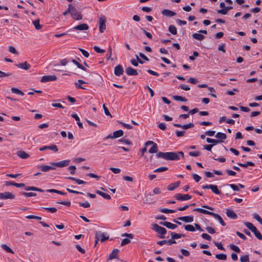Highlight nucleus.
Listing matches in <instances>:
<instances>
[{
  "instance_id": "1",
  "label": "nucleus",
  "mask_w": 262,
  "mask_h": 262,
  "mask_svg": "<svg viewBox=\"0 0 262 262\" xmlns=\"http://www.w3.org/2000/svg\"><path fill=\"white\" fill-rule=\"evenodd\" d=\"M180 155L184 157V152L183 151L178 152H159L157 154L156 156L158 158H163L166 160H180Z\"/></svg>"
},
{
  "instance_id": "2",
  "label": "nucleus",
  "mask_w": 262,
  "mask_h": 262,
  "mask_svg": "<svg viewBox=\"0 0 262 262\" xmlns=\"http://www.w3.org/2000/svg\"><path fill=\"white\" fill-rule=\"evenodd\" d=\"M244 225L250 230L255 235V236L259 240L262 239V235L259 231L257 230L256 228L250 222H244Z\"/></svg>"
},
{
  "instance_id": "3",
  "label": "nucleus",
  "mask_w": 262,
  "mask_h": 262,
  "mask_svg": "<svg viewBox=\"0 0 262 262\" xmlns=\"http://www.w3.org/2000/svg\"><path fill=\"white\" fill-rule=\"evenodd\" d=\"M152 226V229L156 232H158L162 235H165L167 231L165 228L160 226L157 224H153Z\"/></svg>"
},
{
  "instance_id": "4",
  "label": "nucleus",
  "mask_w": 262,
  "mask_h": 262,
  "mask_svg": "<svg viewBox=\"0 0 262 262\" xmlns=\"http://www.w3.org/2000/svg\"><path fill=\"white\" fill-rule=\"evenodd\" d=\"M106 18L104 16H102L99 18V30L100 32L103 33L104 31L105 30L106 26Z\"/></svg>"
},
{
  "instance_id": "5",
  "label": "nucleus",
  "mask_w": 262,
  "mask_h": 262,
  "mask_svg": "<svg viewBox=\"0 0 262 262\" xmlns=\"http://www.w3.org/2000/svg\"><path fill=\"white\" fill-rule=\"evenodd\" d=\"M203 189H210L213 192H214L216 194H220L221 193V191L219 190L218 187L216 185H205L202 186Z\"/></svg>"
},
{
  "instance_id": "6",
  "label": "nucleus",
  "mask_w": 262,
  "mask_h": 262,
  "mask_svg": "<svg viewBox=\"0 0 262 262\" xmlns=\"http://www.w3.org/2000/svg\"><path fill=\"white\" fill-rule=\"evenodd\" d=\"M70 162V160H65L58 162H52L50 164L53 166L54 167L57 166L59 167H63L69 165Z\"/></svg>"
},
{
  "instance_id": "7",
  "label": "nucleus",
  "mask_w": 262,
  "mask_h": 262,
  "mask_svg": "<svg viewBox=\"0 0 262 262\" xmlns=\"http://www.w3.org/2000/svg\"><path fill=\"white\" fill-rule=\"evenodd\" d=\"M71 16L75 20H79L82 19V16L80 13L77 10V9L73 6L72 12L71 14Z\"/></svg>"
},
{
  "instance_id": "8",
  "label": "nucleus",
  "mask_w": 262,
  "mask_h": 262,
  "mask_svg": "<svg viewBox=\"0 0 262 262\" xmlns=\"http://www.w3.org/2000/svg\"><path fill=\"white\" fill-rule=\"evenodd\" d=\"M14 198L15 195L10 192L6 191L0 193L1 200L14 199Z\"/></svg>"
},
{
  "instance_id": "9",
  "label": "nucleus",
  "mask_w": 262,
  "mask_h": 262,
  "mask_svg": "<svg viewBox=\"0 0 262 262\" xmlns=\"http://www.w3.org/2000/svg\"><path fill=\"white\" fill-rule=\"evenodd\" d=\"M95 239H100L101 242H103L107 240L109 238L108 236H106V234L104 233H101L100 231H97L95 233Z\"/></svg>"
},
{
  "instance_id": "10",
  "label": "nucleus",
  "mask_w": 262,
  "mask_h": 262,
  "mask_svg": "<svg viewBox=\"0 0 262 262\" xmlns=\"http://www.w3.org/2000/svg\"><path fill=\"white\" fill-rule=\"evenodd\" d=\"M174 198L179 201H185L191 199V196L188 194H182L181 193H177L175 195Z\"/></svg>"
},
{
  "instance_id": "11",
  "label": "nucleus",
  "mask_w": 262,
  "mask_h": 262,
  "mask_svg": "<svg viewBox=\"0 0 262 262\" xmlns=\"http://www.w3.org/2000/svg\"><path fill=\"white\" fill-rule=\"evenodd\" d=\"M57 79V77L55 75H47L43 76L41 77L40 81L41 82H46L51 81H54Z\"/></svg>"
},
{
  "instance_id": "12",
  "label": "nucleus",
  "mask_w": 262,
  "mask_h": 262,
  "mask_svg": "<svg viewBox=\"0 0 262 262\" xmlns=\"http://www.w3.org/2000/svg\"><path fill=\"white\" fill-rule=\"evenodd\" d=\"M123 72L124 71L123 67L121 64H118L115 67L114 74L115 75L117 76H120L123 74Z\"/></svg>"
},
{
  "instance_id": "13",
  "label": "nucleus",
  "mask_w": 262,
  "mask_h": 262,
  "mask_svg": "<svg viewBox=\"0 0 262 262\" xmlns=\"http://www.w3.org/2000/svg\"><path fill=\"white\" fill-rule=\"evenodd\" d=\"M38 168H39L42 172H47L50 170L55 169L56 168L55 167H54L52 165L49 166L46 165H40L38 167Z\"/></svg>"
},
{
  "instance_id": "14",
  "label": "nucleus",
  "mask_w": 262,
  "mask_h": 262,
  "mask_svg": "<svg viewBox=\"0 0 262 262\" xmlns=\"http://www.w3.org/2000/svg\"><path fill=\"white\" fill-rule=\"evenodd\" d=\"M226 213L227 216L230 219H236L237 218V214L232 210L227 209Z\"/></svg>"
},
{
  "instance_id": "15",
  "label": "nucleus",
  "mask_w": 262,
  "mask_h": 262,
  "mask_svg": "<svg viewBox=\"0 0 262 262\" xmlns=\"http://www.w3.org/2000/svg\"><path fill=\"white\" fill-rule=\"evenodd\" d=\"M161 13L163 15L167 17H172L176 15V12L168 9H164L161 12Z\"/></svg>"
},
{
  "instance_id": "16",
  "label": "nucleus",
  "mask_w": 262,
  "mask_h": 262,
  "mask_svg": "<svg viewBox=\"0 0 262 262\" xmlns=\"http://www.w3.org/2000/svg\"><path fill=\"white\" fill-rule=\"evenodd\" d=\"M47 149H50L54 151V152H57L58 151L57 147L55 145H51L50 146H45L39 148L40 151H43Z\"/></svg>"
},
{
  "instance_id": "17",
  "label": "nucleus",
  "mask_w": 262,
  "mask_h": 262,
  "mask_svg": "<svg viewBox=\"0 0 262 262\" xmlns=\"http://www.w3.org/2000/svg\"><path fill=\"white\" fill-rule=\"evenodd\" d=\"M126 73L129 76H136L138 74L136 70L132 67H128L125 69Z\"/></svg>"
},
{
  "instance_id": "18",
  "label": "nucleus",
  "mask_w": 262,
  "mask_h": 262,
  "mask_svg": "<svg viewBox=\"0 0 262 262\" xmlns=\"http://www.w3.org/2000/svg\"><path fill=\"white\" fill-rule=\"evenodd\" d=\"M15 66L18 68L22 69L25 70H27L31 67L30 64H29L27 61H25L23 63L16 64Z\"/></svg>"
},
{
  "instance_id": "19",
  "label": "nucleus",
  "mask_w": 262,
  "mask_h": 262,
  "mask_svg": "<svg viewBox=\"0 0 262 262\" xmlns=\"http://www.w3.org/2000/svg\"><path fill=\"white\" fill-rule=\"evenodd\" d=\"M178 219L180 221H182L185 223H191L193 221V216H185L179 217Z\"/></svg>"
},
{
  "instance_id": "20",
  "label": "nucleus",
  "mask_w": 262,
  "mask_h": 262,
  "mask_svg": "<svg viewBox=\"0 0 262 262\" xmlns=\"http://www.w3.org/2000/svg\"><path fill=\"white\" fill-rule=\"evenodd\" d=\"M89 26L86 24H82L74 27V29L76 30L84 31L89 29Z\"/></svg>"
},
{
  "instance_id": "21",
  "label": "nucleus",
  "mask_w": 262,
  "mask_h": 262,
  "mask_svg": "<svg viewBox=\"0 0 262 262\" xmlns=\"http://www.w3.org/2000/svg\"><path fill=\"white\" fill-rule=\"evenodd\" d=\"M193 211H197L198 212H200V213H203L204 214L210 215H211L212 216H213V214H214V212H212L209 211H208L207 210L203 209H202V208H197L194 209Z\"/></svg>"
},
{
  "instance_id": "22",
  "label": "nucleus",
  "mask_w": 262,
  "mask_h": 262,
  "mask_svg": "<svg viewBox=\"0 0 262 262\" xmlns=\"http://www.w3.org/2000/svg\"><path fill=\"white\" fill-rule=\"evenodd\" d=\"M160 224L171 229H174L177 227V226L176 225L172 224L168 222H161Z\"/></svg>"
},
{
  "instance_id": "23",
  "label": "nucleus",
  "mask_w": 262,
  "mask_h": 262,
  "mask_svg": "<svg viewBox=\"0 0 262 262\" xmlns=\"http://www.w3.org/2000/svg\"><path fill=\"white\" fill-rule=\"evenodd\" d=\"M119 252V250L118 249H114L111 253L110 254L108 260H111L114 258H117L118 254Z\"/></svg>"
},
{
  "instance_id": "24",
  "label": "nucleus",
  "mask_w": 262,
  "mask_h": 262,
  "mask_svg": "<svg viewBox=\"0 0 262 262\" xmlns=\"http://www.w3.org/2000/svg\"><path fill=\"white\" fill-rule=\"evenodd\" d=\"M180 184V182L179 181L176 183H171L168 186L167 189L168 190L170 191L174 190L175 189H176L177 187L179 186Z\"/></svg>"
},
{
  "instance_id": "25",
  "label": "nucleus",
  "mask_w": 262,
  "mask_h": 262,
  "mask_svg": "<svg viewBox=\"0 0 262 262\" xmlns=\"http://www.w3.org/2000/svg\"><path fill=\"white\" fill-rule=\"evenodd\" d=\"M25 189L26 191L33 190V191H39V192H43L45 191L44 190L41 189L39 188H37V187H34V186H28V187H26L25 188Z\"/></svg>"
},
{
  "instance_id": "26",
  "label": "nucleus",
  "mask_w": 262,
  "mask_h": 262,
  "mask_svg": "<svg viewBox=\"0 0 262 262\" xmlns=\"http://www.w3.org/2000/svg\"><path fill=\"white\" fill-rule=\"evenodd\" d=\"M17 156L23 159H26L30 157L29 155L24 151H18Z\"/></svg>"
},
{
  "instance_id": "27",
  "label": "nucleus",
  "mask_w": 262,
  "mask_h": 262,
  "mask_svg": "<svg viewBox=\"0 0 262 262\" xmlns=\"http://www.w3.org/2000/svg\"><path fill=\"white\" fill-rule=\"evenodd\" d=\"M96 193L101 196H102L103 198L107 199V200H110L111 199V196L107 193H105L104 192H103L100 190H97L96 191Z\"/></svg>"
},
{
  "instance_id": "28",
  "label": "nucleus",
  "mask_w": 262,
  "mask_h": 262,
  "mask_svg": "<svg viewBox=\"0 0 262 262\" xmlns=\"http://www.w3.org/2000/svg\"><path fill=\"white\" fill-rule=\"evenodd\" d=\"M152 194L150 192L147 194L145 198V202L147 204H151L154 202L153 199L151 198Z\"/></svg>"
},
{
  "instance_id": "29",
  "label": "nucleus",
  "mask_w": 262,
  "mask_h": 262,
  "mask_svg": "<svg viewBox=\"0 0 262 262\" xmlns=\"http://www.w3.org/2000/svg\"><path fill=\"white\" fill-rule=\"evenodd\" d=\"M213 216L215 218L216 220H217L223 226H226V223L224 222V221L223 220L222 218L221 217V216L219 215L218 214H216L215 213H214L213 214Z\"/></svg>"
},
{
  "instance_id": "30",
  "label": "nucleus",
  "mask_w": 262,
  "mask_h": 262,
  "mask_svg": "<svg viewBox=\"0 0 262 262\" xmlns=\"http://www.w3.org/2000/svg\"><path fill=\"white\" fill-rule=\"evenodd\" d=\"M123 131L121 129L116 130L113 133V137L117 138L123 135Z\"/></svg>"
},
{
  "instance_id": "31",
  "label": "nucleus",
  "mask_w": 262,
  "mask_h": 262,
  "mask_svg": "<svg viewBox=\"0 0 262 262\" xmlns=\"http://www.w3.org/2000/svg\"><path fill=\"white\" fill-rule=\"evenodd\" d=\"M237 165L241 167L246 168L248 166H254L255 165L254 163L252 162L248 161L246 164H243L241 163H237Z\"/></svg>"
},
{
  "instance_id": "32",
  "label": "nucleus",
  "mask_w": 262,
  "mask_h": 262,
  "mask_svg": "<svg viewBox=\"0 0 262 262\" xmlns=\"http://www.w3.org/2000/svg\"><path fill=\"white\" fill-rule=\"evenodd\" d=\"M192 36L193 38L199 40H202L205 38V36L200 33H194Z\"/></svg>"
},
{
  "instance_id": "33",
  "label": "nucleus",
  "mask_w": 262,
  "mask_h": 262,
  "mask_svg": "<svg viewBox=\"0 0 262 262\" xmlns=\"http://www.w3.org/2000/svg\"><path fill=\"white\" fill-rule=\"evenodd\" d=\"M32 23L34 26V27L35 28V29L36 30H39L42 28V26L40 25L39 19H36V20H33Z\"/></svg>"
},
{
  "instance_id": "34",
  "label": "nucleus",
  "mask_w": 262,
  "mask_h": 262,
  "mask_svg": "<svg viewBox=\"0 0 262 262\" xmlns=\"http://www.w3.org/2000/svg\"><path fill=\"white\" fill-rule=\"evenodd\" d=\"M68 179L76 182L79 185L84 184L86 183V182L78 179H76L74 177H69L68 178Z\"/></svg>"
},
{
  "instance_id": "35",
  "label": "nucleus",
  "mask_w": 262,
  "mask_h": 262,
  "mask_svg": "<svg viewBox=\"0 0 262 262\" xmlns=\"http://www.w3.org/2000/svg\"><path fill=\"white\" fill-rule=\"evenodd\" d=\"M168 31L173 35H176L177 33V30L174 25H170L168 27Z\"/></svg>"
},
{
  "instance_id": "36",
  "label": "nucleus",
  "mask_w": 262,
  "mask_h": 262,
  "mask_svg": "<svg viewBox=\"0 0 262 262\" xmlns=\"http://www.w3.org/2000/svg\"><path fill=\"white\" fill-rule=\"evenodd\" d=\"M46 191L48 192H53V193H56L61 195H65L66 194V192H63L62 191L54 189H47L46 190Z\"/></svg>"
},
{
  "instance_id": "37",
  "label": "nucleus",
  "mask_w": 262,
  "mask_h": 262,
  "mask_svg": "<svg viewBox=\"0 0 262 262\" xmlns=\"http://www.w3.org/2000/svg\"><path fill=\"white\" fill-rule=\"evenodd\" d=\"M159 211L161 212L164 213H171L176 212V210H174L169 209L166 208H161L159 209Z\"/></svg>"
},
{
  "instance_id": "38",
  "label": "nucleus",
  "mask_w": 262,
  "mask_h": 262,
  "mask_svg": "<svg viewBox=\"0 0 262 262\" xmlns=\"http://www.w3.org/2000/svg\"><path fill=\"white\" fill-rule=\"evenodd\" d=\"M11 92L13 93H15L21 96H23L24 95V93L21 91L15 88H12Z\"/></svg>"
},
{
  "instance_id": "39",
  "label": "nucleus",
  "mask_w": 262,
  "mask_h": 262,
  "mask_svg": "<svg viewBox=\"0 0 262 262\" xmlns=\"http://www.w3.org/2000/svg\"><path fill=\"white\" fill-rule=\"evenodd\" d=\"M158 150V146L157 144H154V145H152L150 148L149 149V153H156L157 152Z\"/></svg>"
},
{
  "instance_id": "40",
  "label": "nucleus",
  "mask_w": 262,
  "mask_h": 262,
  "mask_svg": "<svg viewBox=\"0 0 262 262\" xmlns=\"http://www.w3.org/2000/svg\"><path fill=\"white\" fill-rule=\"evenodd\" d=\"M215 137L217 138L221 139L223 140H225L227 138L226 135L225 134L220 132L217 133Z\"/></svg>"
},
{
  "instance_id": "41",
  "label": "nucleus",
  "mask_w": 262,
  "mask_h": 262,
  "mask_svg": "<svg viewBox=\"0 0 262 262\" xmlns=\"http://www.w3.org/2000/svg\"><path fill=\"white\" fill-rule=\"evenodd\" d=\"M215 257L220 260H226L227 259V255L225 254H216Z\"/></svg>"
},
{
  "instance_id": "42",
  "label": "nucleus",
  "mask_w": 262,
  "mask_h": 262,
  "mask_svg": "<svg viewBox=\"0 0 262 262\" xmlns=\"http://www.w3.org/2000/svg\"><path fill=\"white\" fill-rule=\"evenodd\" d=\"M21 194L24 195L25 197H31V196H35L36 195V193L34 192H21Z\"/></svg>"
},
{
  "instance_id": "43",
  "label": "nucleus",
  "mask_w": 262,
  "mask_h": 262,
  "mask_svg": "<svg viewBox=\"0 0 262 262\" xmlns=\"http://www.w3.org/2000/svg\"><path fill=\"white\" fill-rule=\"evenodd\" d=\"M173 98L176 101H180L182 102H186L187 101V99L185 98L180 96H173Z\"/></svg>"
},
{
  "instance_id": "44",
  "label": "nucleus",
  "mask_w": 262,
  "mask_h": 262,
  "mask_svg": "<svg viewBox=\"0 0 262 262\" xmlns=\"http://www.w3.org/2000/svg\"><path fill=\"white\" fill-rule=\"evenodd\" d=\"M186 230L193 232L195 231L194 227L192 225H186L184 226Z\"/></svg>"
},
{
  "instance_id": "45",
  "label": "nucleus",
  "mask_w": 262,
  "mask_h": 262,
  "mask_svg": "<svg viewBox=\"0 0 262 262\" xmlns=\"http://www.w3.org/2000/svg\"><path fill=\"white\" fill-rule=\"evenodd\" d=\"M2 247L3 249L4 250H5V251H6L7 252L11 253H14L13 251L7 245L3 244V245H2Z\"/></svg>"
},
{
  "instance_id": "46",
  "label": "nucleus",
  "mask_w": 262,
  "mask_h": 262,
  "mask_svg": "<svg viewBox=\"0 0 262 262\" xmlns=\"http://www.w3.org/2000/svg\"><path fill=\"white\" fill-rule=\"evenodd\" d=\"M168 170V168L167 167H161L156 169L154 172H162Z\"/></svg>"
},
{
  "instance_id": "47",
  "label": "nucleus",
  "mask_w": 262,
  "mask_h": 262,
  "mask_svg": "<svg viewBox=\"0 0 262 262\" xmlns=\"http://www.w3.org/2000/svg\"><path fill=\"white\" fill-rule=\"evenodd\" d=\"M72 8H73L72 5L71 4L69 5L68 9L63 13V15L65 16V15H67L69 13L71 14Z\"/></svg>"
},
{
  "instance_id": "48",
  "label": "nucleus",
  "mask_w": 262,
  "mask_h": 262,
  "mask_svg": "<svg viewBox=\"0 0 262 262\" xmlns=\"http://www.w3.org/2000/svg\"><path fill=\"white\" fill-rule=\"evenodd\" d=\"M241 262H249V258L248 255H245L240 257Z\"/></svg>"
},
{
  "instance_id": "49",
  "label": "nucleus",
  "mask_w": 262,
  "mask_h": 262,
  "mask_svg": "<svg viewBox=\"0 0 262 262\" xmlns=\"http://www.w3.org/2000/svg\"><path fill=\"white\" fill-rule=\"evenodd\" d=\"M230 247L231 250H233L236 253H239L241 252L240 249L237 246L234 245H230Z\"/></svg>"
},
{
  "instance_id": "50",
  "label": "nucleus",
  "mask_w": 262,
  "mask_h": 262,
  "mask_svg": "<svg viewBox=\"0 0 262 262\" xmlns=\"http://www.w3.org/2000/svg\"><path fill=\"white\" fill-rule=\"evenodd\" d=\"M194 127V124L192 123H189L188 124L183 125L182 128L183 129H187L190 128H192Z\"/></svg>"
},
{
  "instance_id": "51",
  "label": "nucleus",
  "mask_w": 262,
  "mask_h": 262,
  "mask_svg": "<svg viewBox=\"0 0 262 262\" xmlns=\"http://www.w3.org/2000/svg\"><path fill=\"white\" fill-rule=\"evenodd\" d=\"M253 217L257 221H258L260 223V224L262 225V219L260 217V216L258 214L254 213L253 214Z\"/></svg>"
},
{
  "instance_id": "52",
  "label": "nucleus",
  "mask_w": 262,
  "mask_h": 262,
  "mask_svg": "<svg viewBox=\"0 0 262 262\" xmlns=\"http://www.w3.org/2000/svg\"><path fill=\"white\" fill-rule=\"evenodd\" d=\"M43 208L51 213H55L57 211V209L55 207H43Z\"/></svg>"
},
{
  "instance_id": "53",
  "label": "nucleus",
  "mask_w": 262,
  "mask_h": 262,
  "mask_svg": "<svg viewBox=\"0 0 262 262\" xmlns=\"http://www.w3.org/2000/svg\"><path fill=\"white\" fill-rule=\"evenodd\" d=\"M208 89L211 93V96H212L214 98H216V96L215 94V91L213 87H208Z\"/></svg>"
},
{
  "instance_id": "54",
  "label": "nucleus",
  "mask_w": 262,
  "mask_h": 262,
  "mask_svg": "<svg viewBox=\"0 0 262 262\" xmlns=\"http://www.w3.org/2000/svg\"><path fill=\"white\" fill-rule=\"evenodd\" d=\"M79 205L80 206L85 208H89L90 207V204L88 202H86L85 203L79 202Z\"/></svg>"
},
{
  "instance_id": "55",
  "label": "nucleus",
  "mask_w": 262,
  "mask_h": 262,
  "mask_svg": "<svg viewBox=\"0 0 262 262\" xmlns=\"http://www.w3.org/2000/svg\"><path fill=\"white\" fill-rule=\"evenodd\" d=\"M27 219H36V220H41V217H40V216H35V215H28L26 217Z\"/></svg>"
},
{
  "instance_id": "56",
  "label": "nucleus",
  "mask_w": 262,
  "mask_h": 262,
  "mask_svg": "<svg viewBox=\"0 0 262 262\" xmlns=\"http://www.w3.org/2000/svg\"><path fill=\"white\" fill-rule=\"evenodd\" d=\"M103 108L104 110V114L106 115V116H110L111 118L112 117V115L111 114V113H110L108 110L107 109V108L105 106V104H104L103 105Z\"/></svg>"
},
{
  "instance_id": "57",
  "label": "nucleus",
  "mask_w": 262,
  "mask_h": 262,
  "mask_svg": "<svg viewBox=\"0 0 262 262\" xmlns=\"http://www.w3.org/2000/svg\"><path fill=\"white\" fill-rule=\"evenodd\" d=\"M119 141L123 142L127 145H130L132 144L131 141L127 139L122 138L121 139H119Z\"/></svg>"
},
{
  "instance_id": "58",
  "label": "nucleus",
  "mask_w": 262,
  "mask_h": 262,
  "mask_svg": "<svg viewBox=\"0 0 262 262\" xmlns=\"http://www.w3.org/2000/svg\"><path fill=\"white\" fill-rule=\"evenodd\" d=\"M189 155L190 156H193V157H198V156H199L200 155V152L199 151H190L189 152Z\"/></svg>"
},
{
  "instance_id": "59",
  "label": "nucleus",
  "mask_w": 262,
  "mask_h": 262,
  "mask_svg": "<svg viewBox=\"0 0 262 262\" xmlns=\"http://www.w3.org/2000/svg\"><path fill=\"white\" fill-rule=\"evenodd\" d=\"M214 244L219 249H220L221 250H225V249L223 246V245L221 243L214 242Z\"/></svg>"
},
{
  "instance_id": "60",
  "label": "nucleus",
  "mask_w": 262,
  "mask_h": 262,
  "mask_svg": "<svg viewBox=\"0 0 262 262\" xmlns=\"http://www.w3.org/2000/svg\"><path fill=\"white\" fill-rule=\"evenodd\" d=\"M201 236L204 239L208 240V241H210L211 239V237L209 234H208L207 233H203L201 235Z\"/></svg>"
},
{
  "instance_id": "61",
  "label": "nucleus",
  "mask_w": 262,
  "mask_h": 262,
  "mask_svg": "<svg viewBox=\"0 0 262 262\" xmlns=\"http://www.w3.org/2000/svg\"><path fill=\"white\" fill-rule=\"evenodd\" d=\"M110 169L115 174L119 173L121 171V170L119 168H117L111 167Z\"/></svg>"
},
{
  "instance_id": "62",
  "label": "nucleus",
  "mask_w": 262,
  "mask_h": 262,
  "mask_svg": "<svg viewBox=\"0 0 262 262\" xmlns=\"http://www.w3.org/2000/svg\"><path fill=\"white\" fill-rule=\"evenodd\" d=\"M130 242V241L129 239L127 238H124L121 242V246H124L127 244H129Z\"/></svg>"
},
{
  "instance_id": "63",
  "label": "nucleus",
  "mask_w": 262,
  "mask_h": 262,
  "mask_svg": "<svg viewBox=\"0 0 262 262\" xmlns=\"http://www.w3.org/2000/svg\"><path fill=\"white\" fill-rule=\"evenodd\" d=\"M179 86L181 89L185 91H189L190 89V87L188 85H186L184 84H182L180 85Z\"/></svg>"
},
{
  "instance_id": "64",
  "label": "nucleus",
  "mask_w": 262,
  "mask_h": 262,
  "mask_svg": "<svg viewBox=\"0 0 262 262\" xmlns=\"http://www.w3.org/2000/svg\"><path fill=\"white\" fill-rule=\"evenodd\" d=\"M193 179L196 182H199L201 179V177L198 175L197 174H192Z\"/></svg>"
}]
</instances>
